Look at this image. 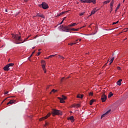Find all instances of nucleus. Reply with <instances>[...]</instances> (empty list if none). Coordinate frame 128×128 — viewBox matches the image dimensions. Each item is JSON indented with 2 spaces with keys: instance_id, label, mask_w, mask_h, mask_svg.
<instances>
[{
  "instance_id": "f257e3e1",
  "label": "nucleus",
  "mask_w": 128,
  "mask_h": 128,
  "mask_svg": "<svg viewBox=\"0 0 128 128\" xmlns=\"http://www.w3.org/2000/svg\"><path fill=\"white\" fill-rule=\"evenodd\" d=\"M58 30H60L61 32H68V30H72L73 32H78L79 28H70L67 26H60L58 28Z\"/></svg>"
},
{
  "instance_id": "f03ea898",
  "label": "nucleus",
  "mask_w": 128,
  "mask_h": 128,
  "mask_svg": "<svg viewBox=\"0 0 128 128\" xmlns=\"http://www.w3.org/2000/svg\"><path fill=\"white\" fill-rule=\"evenodd\" d=\"M12 38L16 40V42H26L30 38V36L26 38L22 42V40L20 36H18V34L16 35H12Z\"/></svg>"
},
{
  "instance_id": "7ed1b4c3",
  "label": "nucleus",
  "mask_w": 128,
  "mask_h": 128,
  "mask_svg": "<svg viewBox=\"0 0 128 128\" xmlns=\"http://www.w3.org/2000/svg\"><path fill=\"white\" fill-rule=\"evenodd\" d=\"M52 114L54 116H56V115L60 116V115H62V112L59 110L52 109Z\"/></svg>"
},
{
  "instance_id": "20e7f679",
  "label": "nucleus",
  "mask_w": 128,
  "mask_h": 128,
  "mask_svg": "<svg viewBox=\"0 0 128 128\" xmlns=\"http://www.w3.org/2000/svg\"><path fill=\"white\" fill-rule=\"evenodd\" d=\"M40 8H42L44 10H46V8H48V5L44 2H42L41 4L39 5Z\"/></svg>"
},
{
  "instance_id": "39448f33",
  "label": "nucleus",
  "mask_w": 128,
  "mask_h": 128,
  "mask_svg": "<svg viewBox=\"0 0 128 128\" xmlns=\"http://www.w3.org/2000/svg\"><path fill=\"white\" fill-rule=\"evenodd\" d=\"M41 64H42V70H44V74H46V62L44 60H42Z\"/></svg>"
},
{
  "instance_id": "423d86ee",
  "label": "nucleus",
  "mask_w": 128,
  "mask_h": 128,
  "mask_svg": "<svg viewBox=\"0 0 128 128\" xmlns=\"http://www.w3.org/2000/svg\"><path fill=\"white\" fill-rule=\"evenodd\" d=\"M106 96L104 94H102L101 98L102 102H104L106 100Z\"/></svg>"
},
{
  "instance_id": "0eeeda50",
  "label": "nucleus",
  "mask_w": 128,
  "mask_h": 128,
  "mask_svg": "<svg viewBox=\"0 0 128 128\" xmlns=\"http://www.w3.org/2000/svg\"><path fill=\"white\" fill-rule=\"evenodd\" d=\"M50 116V113L48 114L46 116L40 118L39 120L42 122V120H46L47 118H48Z\"/></svg>"
},
{
  "instance_id": "6e6552de",
  "label": "nucleus",
  "mask_w": 128,
  "mask_h": 128,
  "mask_svg": "<svg viewBox=\"0 0 128 128\" xmlns=\"http://www.w3.org/2000/svg\"><path fill=\"white\" fill-rule=\"evenodd\" d=\"M110 112V110H108L105 114H103L101 116V118H104V116H108V114Z\"/></svg>"
},
{
  "instance_id": "1a4fd4ad",
  "label": "nucleus",
  "mask_w": 128,
  "mask_h": 128,
  "mask_svg": "<svg viewBox=\"0 0 128 128\" xmlns=\"http://www.w3.org/2000/svg\"><path fill=\"white\" fill-rule=\"evenodd\" d=\"M3 70H6V72H8V70H10V68L8 65H6L3 68Z\"/></svg>"
},
{
  "instance_id": "9d476101",
  "label": "nucleus",
  "mask_w": 128,
  "mask_h": 128,
  "mask_svg": "<svg viewBox=\"0 0 128 128\" xmlns=\"http://www.w3.org/2000/svg\"><path fill=\"white\" fill-rule=\"evenodd\" d=\"M68 120H71L72 122H74V116H71L70 117H69L68 118Z\"/></svg>"
},
{
  "instance_id": "9b49d317",
  "label": "nucleus",
  "mask_w": 128,
  "mask_h": 128,
  "mask_svg": "<svg viewBox=\"0 0 128 128\" xmlns=\"http://www.w3.org/2000/svg\"><path fill=\"white\" fill-rule=\"evenodd\" d=\"M87 2L88 4H90L91 2H92V4H94L96 2V0H87Z\"/></svg>"
},
{
  "instance_id": "f8f14e48",
  "label": "nucleus",
  "mask_w": 128,
  "mask_h": 128,
  "mask_svg": "<svg viewBox=\"0 0 128 128\" xmlns=\"http://www.w3.org/2000/svg\"><path fill=\"white\" fill-rule=\"evenodd\" d=\"M122 80L120 79L117 82L118 86H121L122 85Z\"/></svg>"
},
{
  "instance_id": "ddd939ff",
  "label": "nucleus",
  "mask_w": 128,
  "mask_h": 128,
  "mask_svg": "<svg viewBox=\"0 0 128 128\" xmlns=\"http://www.w3.org/2000/svg\"><path fill=\"white\" fill-rule=\"evenodd\" d=\"M114 0H112V1L111 2L110 4V6L111 10H112V6H114Z\"/></svg>"
},
{
  "instance_id": "4468645a",
  "label": "nucleus",
  "mask_w": 128,
  "mask_h": 128,
  "mask_svg": "<svg viewBox=\"0 0 128 128\" xmlns=\"http://www.w3.org/2000/svg\"><path fill=\"white\" fill-rule=\"evenodd\" d=\"M16 102V100H10L8 104H14V102Z\"/></svg>"
},
{
  "instance_id": "2eb2a0df",
  "label": "nucleus",
  "mask_w": 128,
  "mask_h": 128,
  "mask_svg": "<svg viewBox=\"0 0 128 128\" xmlns=\"http://www.w3.org/2000/svg\"><path fill=\"white\" fill-rule=\"evenodd\" d=\"M96 12H98V10H96V8H94V10L92 11L91 14H96Z\"/></svg>"
},
{
  "instance_id": "dca6fc26",
  "label": "nucleus",
  "mask_w": 128,
  "mask_h": 128,
  "mask_svg": "<svg viewBox=\"0 0 128 128\" xmlns=\"http://www.w3.org/2000/svg\"><path fill=\"white\" fill-rule=\"evenodd\" d=\"M80 104H74L72 105L73 108H80Z\"/></svg>"
},
{
  "instance_id": "f3484780",
  "label": "nucleus",
  "mask_w": 128,
  "mask_h": 128,
  "mask_svg": "<svg viewBox=\"0 0 128 128\" xmlns=\"http://www.w3.org/2000/svg\"><path fill=\"white\" fill-rule=\"evenodd\" d=\"M58 98L60 100V102H61V104H64V102H64L62 98Z\"/></svg>"
},
{
  "instance_id": "a211bd4d",
  "label": "nucleus",
  "mask_w": 128,
  "mask_h": 128,
  "mask_svg": "<svg viewBox=\"0 0 128 128\" xmlns=\"http://www.w3.org/2000/svg\"><path fill=\"white\" fill-rule=\"evenodd\" d=\"M76 25V23H74L66 26H68V28H70V26H74Z\"/></svg>"
},
{
  "instance_id": "6ab92c4d",
  "label": "nucleus",
  "mask_w": 128,
  "mask_h": 128,
  "mask_svg": "<svg viewBox=\"0 0 128 128\" xmlns=\"http://www.w3.org/2000/svg\"><path fill=\"white\" fill-rule=\"evenodd\" d=\"M112 96H114V94H112V92H110L108 96V98H112Z\"/></svg>"
},
{
  "instance_id": "aec40b11",
  "label": "nucleus",
  "mask_w": 128,
  "mask_h": 128,
  "mask_svg": "<svg viewBox=\"0 0 128 128\" xmlns=\"http://www.w3.org/2000/svg\"><path fill=\"white\" fill-rule=\"evenodd\" d=\"M94 102H96V100H92L90 101V106H92V103Z\"/></svg>"
},
{
  "instance_id": "412c9836",
  "label": "nucleus",
  "mask_w": 128,
  "mask_h": 128,
  "mask_svg": "<svg viewBox=\"0 0 128 128\" xmlns=\"http://www.w3.org/2000/svg\"><path fill=\"white\" fill-rule=\"evenodd\" d=\"M114 57H113L112 58V59L110 60V64H112L114 62Z\"/></svg>"
},
{
  "instance_id": "4be33fe9",
  "label": "nucleus",
  "mask_w": 128,
  "mask_h": 128,
  "mask_svg": "<svg viewBox=\"0 0 128 128\" xmlns=\"http://www.w3.org/2000/svg\"><path fill=\"white\" fill-rule=\"evenodd\" d=\"M120 4H119L118 6L116 7V10H115V12H116L120 8Z\"/></svg>"
},
{
  "instance_id": "5701e85b",
  "label": "nucleus",
  "mask_w": 128,
  "mask_h": 128,
  "mask_svg": "<svg viewBox=\"0 0 128 128\" xmlns=\"http://www.w3.org/2000/svg\"><path fill=\"white\" fill-rule=\"evenodd\" d=\"M14 63H10L8 64H7V66H8L10 68V66H14Z\"/></svg>"
},
{
  "instance_id": "b1692460",
  "label": "nucleus",
  "mask_w": 128,
  "mask_h": 128,
  "mask_svg": "<svg viewBox=\"0 0 128 128\" xmlns=\"http://www.w3.org/2000/svg\"><path fill=\"white\" fill-rule=\"evenodd\" d=\"M81 2H82V4H86V2H88V0H81Z\"/></svg>"
},
{
  "instance_id": "393cba45",
  "label": "nucleus",
  "mask_w": 128,
  "mask_h": 128,
  "mask_svg": "<svg viewBox=\"0 0 128 128\" xmlns=\"http://www.w3.org/2000/svg\"><path fill=\"white\" fill-rule=\"evenodd\" d=\"M78 44V42H74V43L68 44V46H74V44Z\"/></svg>"
},
{
  "instance_id": "a878e982",
  "label": "nucleus",
  "mask_w": 128,
  "mask_h": 128,
  "mask_svg": "<svg viewBox=\"0 0 128 128\" xmlns=\"http://www.w3.org/2000/svg\"><path fill=\"white\" fill-rule=\"evenodd\" d=\"M110 0H106L104 2V4H108L110 2Z\"/></svg>"
},
{
  "instance_id": "bb28decb",
  "label": "nucleus",
  "mask_w": 128,
  "mask_h": 128,
  "mask_svg": "<svg viewBox=\"0 0 128 128\" xmlns=\"http://www.w3.org/2000/svg\"><path fill=\"white\" fill-rule=\"evenodd\" d=\"M62 99L66 100V96H64V95H62Z\"/></svg>"
},
{
  "instance_id": "cd10ccee",
  "label": "nucleus",
  "mask_w": 128,
  "mask_h": 128,
  "mask_svg": "<svg viewBox=\"0 0 128 128\" xmlns=\"http://www.w3.org/2000/svg\"><path fill=\"white\" fill-rule=\"evenodd\" d=\"M58 58H61V60H64V57L59 56Z\"/></svg>"
},
{
  "instance_id": "c85d7f7f",
  "label": "nucleus",
  "mask_w": 128,
  "mask_h": 128,
  "mask_svg": "<svg viewBox=\"0 0 128 128\" xmlns=\"http://www.w3.org/2000/svg\"><path fill=\"white\" fill-rule=\"evenodd\" d=\"M58 92V90H56L54 89H53L52 90V92Z\"/></svg>"
},
{
  "instance_id": "c756f323",
  "label": "nucleus",
  "mask_w": 128,
  "mask_h": 128,
  "mask_svg": "<svg viewBox=\"0 0 128 128\" xmlns=\"http://www.w3.org/2000/svg\"><path fill=\"white\" fill-rule=\"evenodd\" d=\"M40 18H44V16L42 14H41L40 15Z\"/></svg>"
},
{
  "instance_id": "7c9ffc66",
  "label": "nucleus",
  "mask_w": 128,
  "mask_h": 128,
  "mask_svg": "<svg viewBox=\"0 0 128 128\" xmlns=\"http://www.w3.org/2000/svg\"><path fill=\"white\" fill-rule=\"evenodd\" d=\"M66 20V17H64L63 19V20L60 22V24H62V22H64V20Z\"/></svg>"
},
{
  "instance_id": "2f4dec72",
  "label": "nucleus",
  "mask_w": 128,
  "mask_h": 128,
  "mask_svg": "<svg viewBox=\"0 0 128 128\" xmlns=\"http://www.w3.org/2000/svg\"><path fill=\"white\" fill-rule=\"evenodd\" d=\"M118 24V21H117L116 22H113L112 24Z\"/></svg>"
},
{
  "instance_id": "473e14b6",
  "label": "nucleus",
  "mask_w": 128,
  "mask_h": 128,
  "mask_svg": "<svg viewBox=\"0 0 128 128\" xmlns=\"http://www.w3.org/2000/svg\"><path fill=\"white\" fill-rule=\"evenodd\" d=\"M40 14H40L39 13H38V14H36V16H39V17H40Z\"/></svg>"
},
{
  "instance_id": "72a5a7b5",
  "label": "nucleus",
  "mask_w": 128,
  "mask_h": 128,
  "mask_svg": "<svg viewBox=\"0 0 128 128\" xmlns=\"http://www.w3.org/2000/svg\"><path fill=\"white\" fill-rule=\"evenodd\" d=\"M84 12H83L82 13H80V16H84Z\"/></svg>"
},
{
  "instance_id": "f704fd0d",
  "label": "nucleus",
  "mask_w": 128,
  "mask_h": 128,
  "mask_svg": "<svg viewBox=\"0 0 128 128\" xmlns=\"http://www.w3.org/2000/svg\"><path fill=\"white\" fill-rule=\"evenodd\" d=\"M92 94H94V93H92V92H90L89 93V96H92Z\"/></svg>"
},
{
  "instance_id": "c9c22d12",
  "label": "nucleus",
  "mask_w": 128,
  "mask_h": 128,
  "mask_svg": "<svg viewBox=\"0 0 128 128\" xmlns=\"http://www.w3.org/2000/svg\"><path fill=\"white\" fill-rule=\"evenodd\" d=\"M40 54H42L41 52H38L37 54H36L37 56H40Z\"/></svg>"
},
{
  "instance_id": "e433bc0d",
  "label": "nucleus",
  "mask_w": 128,
  "mask_h": 128,
  "mask_svg": "<svg viewBox=\"0 0 128 128\" xmlns=\"http://www.w3.org/2000/svg\"><path fill=\"white\" fill-rule=\"evenodd\" d=\"M56 56V54L54 55H50L49 56V58H52V56Z\"/></svg>"
},
{
  "instance_id": "4c0bfd02",
  "label": "nucleus",
  "mask_w": 128,
  "mask_h": 128,
  "mask_svg": "<svg viewBox=\"0 0 128 128\" xmlns=\"http://www.w3.org/2000/svg\"><path fill=\"white\" fill-rule=\"evenodd\" d=\"M8 94V91L4 92V94Z\"/></svg>"
},
{
  "instance_id": "58836bf2",
  "label": "nucleus",
  "mask_w": 128,
  "mask_h": 128,
  "mask_svg": "<svg viewBox=\"0 0 128 128\" xmlns=\"http://www.w3.org/2000/svg\"><path fill=\"white\" fill-rule=\"evenodd\" d=\"M77 98H80V94L78 95V96H77Z\"/></svg>"
},
{
  "instance_id": "ea45409f",
  "label": "nucleus",
  "mask_w": 128,
  "mask_h": 128,
  "mask_svg": "<svg viewBox=\"0 0 128 128\" xmlns=\"http://www.w3.org/2000/svg\"><path fill=\"white\" fill-rule=\"evenodd\" d=\"M10 98V97H8V98H6L2 102H2H4V100H8V98Z\"/></svg>"
},
{
  "instance_id": "a19ab883",
  "label": "nucleus",
  "mask_w": 128,
  "mask_h": 128,
  "mask_svg": "<svg viewBox=\"0 0 128 128\" xmlns=\"http://www.w3.org/2000/svg\"><path fill=\"white\" fill-rule=\"evenodd\" d=\"M80 98H84V95H80Z\"/></svg>"
},
{
  "instance_id": "79ce46f5",
  "label": "nucleus",
  "mask_w": 128,
  "mask_h": 128,
  "mask_svg": "<svg viewBox=\"0 0 128 128\" xmlns=\"http://www.w3.org/2000/svg\"><path fill=\"white\" fill-rule=\"evenodd\" d=\"M64 80V77H63V78L61 79V82H62V80Z\"/></svg>"
},
{
  "instance_id": "37998d69",
  "label": "nucleus",
  "mask_w": 128,
  "mask_h": 128,
  "mask_svg": "<svg viewBox=\"0 0 128 128\" xmlns=\"http://www.w3.org/2000/svg\"><path fill=\"white\" fill-rule=\"evenodd\" d=\"M128 30L127 29V28L126 29H124V31L125 32H128Z\"/></svg>"
},
{
  "instance_id": "c03bdc74",
  "label": "nucleus",
  "mask_w": 128,
  "mask_h": 128,
  "mask_svg": "<svg viewBox=\"0 0 128 128\" xmlns=\"http://www.w3.org/2000/svg\"><path fill=\"white\" fill-rule=\"evenodd\" d=\"M62 13H60V14L58 16H62Z\"/></svg>"
},
{
  "instance_id": "a18cd8bd",
  "label": "nucleus",
  "mask_w": 128,
  "mask_h": 128,
  "mask_svg": "<svg viewBox=\"0 0 128 128\" xmlns=\"http://www.w3.org/2000/svg\"><path fill=\"white\" fill-rule=\"evenodd\" d=\"M31 56H32V54L30 55V56L28 58V59H29V60H30V58Z\"/></svg>"
},
{
  "instance_id": "49530a36",
  "label": "nucleus",
  "mask_w": 128,
  "mask_h": 128,
  "mask_svg": "<svg viewBox=\"0 0 128 128\" xmlns=\"http://www.w3.org/2000/svg\"><path fill=\"white\" fill-rule=\"evenodd\" d=\"M66 12H61V14H64Z\"/></svg>"
},
{
  "instance_id": "de8ad7c7",
  "label": "nucleus",
  "mask_w": 128,
  "mask_h": 128,
  "mask_svg": "<svg viewBox=\"0 0 128 128\" xmlns=\"http://www.w3.org/2000/svg\"><path fill=\"white\" fill-rule=\"evenodd\" d=\"M36 52V50H34V52H32V54H34Z\"/></svg>"
},
{
  "instance_id": "09e8293b",
  "label": "nucleus",
  "mask_w": 128,
  "mask_h": 128,
  "mask_svg": "<svg viewBox=\"0 0 128 128\" xmlns=\"http://www.w3.org/2000/svg\"><path fill=\"white\" fill-rule=\"evenodd\" d=\"M5 12H8V10L5 9Z\"/></svg>"
},
{
  "instance_id": "8fccbe9b",
  "label": "nucleus",
  "mask_w": 128,
  "mask_h": 128,
  "mask_svg": "<svg viewBox=\"0 0 128 128\" xmlns=\"http://www.w3.org/2000/svg\"><path fill=\"white\" fill-rule=\"evenodd\" d=\"M48 122L46 123V126H48Z\"/></svg>"
},
{
  "instance_id": "3c124183",
  "label": "nucleus",
  "mask_w": 128,
  "mask_h": 128,
  "mask_svg": "<svg viewBox=\"0 0 128 128\" xmlns=\"http://www.w3.org/2000/svg\"><path fill=\"white\" fill-rule=\"evenodd\" d=\"M118 70H120V67H118Z\"/></svg>"
},
{
  "instance_id": "603ef678",
  "label": "nucleus",
  "mask_w": 128,
  "mask_h": 128,
  "mask_svg": "<svg viewBox=\"0 0 128 128\" xmlns=\"http://www.w3.org/2000/svg\"><path fill=\"white\" fill-rule=\"evenodd\" d=\"M17 44H22V42H17L16 43Z\"/></svg>"
},
{
  "instance_id": "864d4df0",
  "label": "nucleus",
  "mask_w": 128,
  "mask_h": 128,
  "mask_svg": "<svg viewBox=\"0 0 128 128\" xmlns=\"http://www.w3.org/2000/svg\"><path fill=\"white\" fill-rule=\"evenodd\" d=\"M8 62H10V59H8Z\"/></svg>"
},
{
  "instance_id": "5fc2aeb1",
  "label": "nucleus",
  "mask_w": 128,
  "mask_h": 128,
  "mask_svg": "<svg viewBox=\"0 0 128 128\" xmlns=\"http://www.w3.org/2000/svg\"><path fill=\"white\" fill-rule=\"evenodd\" d=\"M106 64H108V62L105 64V65H104V66H106Z\"/></svg>"
},
{
  "instance_id": "6e6d98bb",
  "label": "nucleus",
  "mask_w": 128,
  "mask_h": 128,
  "mask_svg": "<svg viewBox=\"0 0 128 128\" xmlns=\"http://www.w3.org/2000/svg\"><path fill=\"white\" fill-rule=\"evenodd\" d=\"M42 49H38V50L40 52V50H41Z\"/></svg>"
},
{
  "instance_id": "4d7b16f0",
  "label": "nucleus",
  "mask_w": 128,
  "mask_h": 128,
  "mask_svg": "<svg viewBox=\"0 0 128 128\" xmlns=\"http://www.w3.org/2000/svg\"><path fill=\"white\" fill-rule=\"evenodd\" d=\"M51 58V57H50V56H49L48 58Z\"/></svg>"
},
{
  "instance_id": "13d9d810",
  "label": "nucleus",
  "mask_w": 128,
  "mask_h": 128,
  "mask_svg": "<svg viewBox=\"0 0 128 128\" xmlns=\"http://www.w3.org/2000/svg\"><path fill=\"white\" fill-rule=\"evenodd\" d=\"M51 58V57H50V56H49L48 58Z\"/></svg>"
},
{
  "instance_id": "bf43d9fd",
  "label": "nucleus",
  "mask_w": 128,
  "mask_h": 128,
  "mask_svg": "<svg viewBox=\"0 0 128 128\" xmlns=\"http://www.w3.org/2000/svg\"><path fill=\"white\" fill-rule=\"evenodd\" d=\"M80 40H82V39L79 40V42H80Z\"/></svg>"
},
{
  "instance_id": "052dcab7",
  "label": "nucleus",
  "mask_w": 128,
  "mask_h": 128,
  "mask_svg": "<svg viewBox=\"0 0 128 128\" xmlns=\"http://www.w3.org/2000/svg\"><path fill=\"white\" fill-rule=\"evenodd\" d=\"M123 2H124V0H123Z\"/></svg>"
},
{
  "instance_id": "680f3d73",
  "label": "nucleus",
  "mask_w": 128,
  "mask_h": 128,
  "mask_svg": "<svg viewBox=\"0 0 128 128\" xmlns=\"http://www.w3.org/2000/svg\"><path fill=\"white\" fill-rule=\"evenodd\" d=\"M36 16H34V18H36Z\"/></svg>"
},
{
  "instance_id": "e2e57ef3",
  "label": "nucleus",
  "mask_w": 128,
  "mask_h": 128,
  "mask_svg": "<svg viewBox=\"0 0 128 128\" xmlns=\"http://www.w3.org/2000/svg\"><path fill=\"white\" fill-rule=\"evenodd\" d=\"M78 40H76V42H78Z\"/></svg>"
},
{
  "instance_id": "0e129e2a",
  "label": "nucleus",
  "mask_w": 128,
  "mask_h": 128,
  "mask_svg": "<svg viewBox=\"0 0 128 128\" xmlns=\"http://www.w3.org/2000/svg\"><path fill=\"white\" fill-rule=\"evenodd\" d=\"M32 48V49L34 48V47H33Z\"/></svg>"
},
{
  "instance_id": "69168bd1",
  "label": "nucleus",
  "mask_w": 128,
  "mask_h": 128,
  "mask_svg": "<svg viewBox=\"0 0 128 128\" xmlns=\"http://www.w3.org/2000/svg\"><path fill=\"white\" fill-rule=\"evenodd\" d=\"M28 0H26V2H28Z\"/></svg>"
},
{
  "instance_id": "338daca9",
  "label": "nucleus",
  "mask_w": 128,
  "mask_h": 128,
  "mask_svg": "<svg viewBox=\"0 0 128 128\" xmlns=\"http://www.w3.org/2000/svg\"><path fill=\"white\" fill-rule=\"evenodd\" d=\"M112 56H114V54H112Z\"/></svg>"
},
{
  "instance_id": "774afa93",
  "label": "nucleus",
  "mask_w": 128,
  "mask_h": 128,
  "mask_svg": "<svg viewBox=\"0 0 128 128\" xmlns=\"http://www.w3.org/2000/svg\"><path fill=\"white\" fill-rule=\"evenodd\" d=\"M127 30H128V28H127Z\"/></svg>"
}]
</instances>
